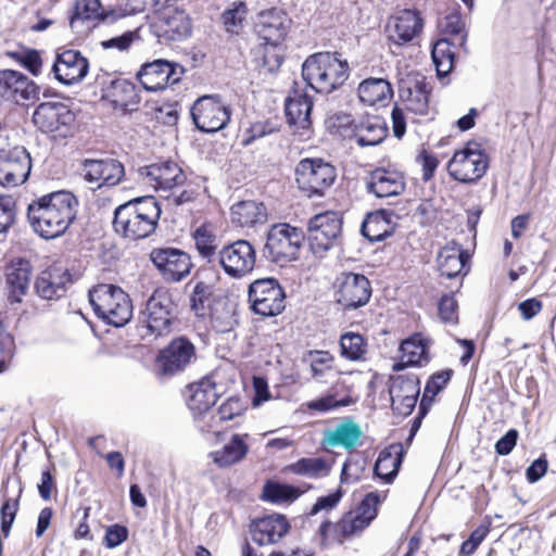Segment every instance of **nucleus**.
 <instances>
[{"label":"nucleus","mask_w":556,"mask_h":556,"mask_svg":"<svg viewBox=\"0 0 556 556\" xmlns=\"http://www.w3.org/2000/svg\"><path fill=\"white\" fill-rule=\"evenodd\" d=\"M337 301L345 308L365 305L371 296L369 280L361 274H343L337 291Z\"/></svg>","instance_id":"23"},{"label":"nucleus","mask_w":556,"mask_h":556,"mask_svg":"<svg viewBox=\"0 0 556 556\" xmlns=\"http://www.w3.org/2000/svg\"><path fill=\"white\" fill-rule=\"evenodd\" d=\"M488 167V155L482 144L477 141H468L447 163L451 177L464 184L478 181L484 176Z\"/></svg>","instance_id":"6"},{"label":"nucleus","mask_w":556,"mask_h":556,"mask_svg":"<svg viewBox=\"0 0 556 556\" xmlns=\"http://www.w3.org/2000/svg\"><path fill=\"white\" fill-rule=\"evenodd\" d=\"M252 311L263 317L279 315L286 307V294L275 278L254 280L249 287Z\"/></svg>","instance_id":"9"},{"label":"nucleus","mask_w":556,"mask_h":556,"mask_svg":"<svg viewBox=\"0 0 556 556\" xmlns=\"http://www.w3.org/2000/svg\"><path fill=\"white\" fill-rule=\"evenodd\" d=\"M16 203L11 195H0V233L5 232L14 223Z\"/></svg>","instance_id":"55"},{"label":"nucleus","mask_w":556,"mask_h":556,"mask_svg":"<svg viewBox=\"0 0 556 556\" xmlns=\"http://www.w3.org/2000/svg\"><path fill=\"white\" fill-rule=\"evenodd\" d=\"M379 503V495L376 493H369L362 501L355 513L358 514L367 525H369L377 516V505Z\"/></svg>","instance_id":"58"},{"label":"nucleus","mask_w":556,"mask_h":556,"mask_svg":"<svg viewBox=\"0 0 556 556\" xmlns=\"http://www.w3.org/2000/svg\"><path fill=\"white\" fill-rule=\"evenodd\" d=\"M362 434V428L355 420L344 418L333 429L324 432V443L350 451L358 444Z\"/></svg>","instance_id":"33"},{"label":"nucleus","mask_w":556,"mask_h":556,"mask_svg":"<svg viewBox=\"0 0 556 556\" xmlns=\"http://www.w3.org/2000/svg\"><path fill=\"white\" fill-rule=\"evenodd\" d=\"M249 434H233L222 448L212 451L208 457L218 468H228L241 463L250 451Z\"/></svg>","instance_id":"32"},{"label":"nucleus","mask_w":556,"mask_h":556,"mask_svg":"<svg viewBox=\"0 0 556 556\" xmlns=\"http://www.w3.org/2000/svg\"><path fill=\"white\" fill-rule=\"evenodd\" d=\"M292 472L306 476L309 478H318L328 473V466L323 458H301L290 466Z\"/></svg>","instance_id":"50"},{"label":"nucleus","mask_w":556,"mask_h":556,"mask_svg":"<svg viewBox=\"0 0 556 556\" xmlns=\"http://www.w3.org/2000/svg\"><path fill=\"white\" fill-rule=\"evenodd\" d=\"M191 116L201 131L215 132L227 125L230 112L218 96H203L193 104Z\"/></svg>","instance_id":"13"},{"label":"nucleus","mask_w":556,"mask_h":556,"mask_svg":"<svg viewBox=\"0 0 556 556\" xmlns=\"http://www.w3.org/2000/svg\"><path fill=\"white\" fill-rule=\"evenodd\" d=\"M431 54L438 75H447L452 70L454 63V53L451 50V43L448 42V40H438L432 48Z\"/></svg>","instance_id":"47"},{"label":"nucleus","mask_w":556,"mask_h":556,"mask_svg":"<svg viewBox=\"0 0 556 556\" xmlns=\"http://www.w3.org/2000/svg\"><path fill=\"white\" fill-rule=\"evenodd\" d=\"M33 122L42 132L66 138L73 132L75 114L63 102H42L34 111Z\"/></svg>","instance_id":"11"},{"label":"nucleus","mask_w":556,"mask_h":556,"mask_svg":"<svg viewBox=\"0 0 556 556\" xmlns=\"http://www.w3.org/2000/svg\"><path fill=\"white\" fill-rule=\"evenodd\" d=\"M189 396L187 400L188 407L197 415L195 420L198 427L203 432H211L214 430V425L210 424V420H215L216 416L211 407L217 400V392L215 390V383L210 379L205 378L198 383H193L189 387Z\"/></svg>","instance_id":"14"},{"label":"nucleus","mask_w":556,"mask_h":556,"mask_svg":"<svg viewBox=\"0 0 556 556\" xmlns=\"http://www.w3.org/2000/svg\"><path fill=\"white\" fill-rule=\"evenodd\" d=\"M89 68V63L79 51L65 50L56 55L52 71L55 79L70 86L81 81Z\"/></svg>","instance_id":"24"},{"label":"nucleus","mask_w":556,"mask_h":556,"mask_svg":"<svg viewBox=\"0 0 556 556\" xmlns=\"http://www.w3.org/2000/svg\"><path fill=\"white\" fill-rule=\"evenodd\" d=\"M448 380V371H443L432 376L425 387L421 404L426 399H433L446 386Z\"/></svg>","instance_id":"61"},{"label":"nucleus","mask_w":556,"mask_h":556,"mask_svg":"<svg viewBox=\"0 0 556 556\" xmlns=\"http://www.w3.org/2000/svg\"><path fill=\"white\" fill-rule=\"evenodd\" d=\"M341 355L350 361H361L367 352V343L363 336L346 332L340 339Z\"/></svg>","instance_id":"45"},{"label":"nucleus","mask_w":556,"mask_h":556,"mask_svg":"<svg viewBox=\"0 0 556 556\" xmlns=\"http://www.w3.org/2000/svg\"><path fill=\"white\" fill-rule=\"evenodd\" d=\"M89 301L97 316L115 327L126 325L132 316L128 294L114 285L96 286L89 291Z\"/></svg>","instance_id":"4"},{"label":"nucleus","mask_w":556,"mask_h":556,"mask_svg":"<svg viewBox=\"0 0 556 556\" xmlns=\"http://www.w3.org/2000/svg\"><path fill=\"white\" fill-rule=\"evenodd\" d=\"M0 92L16 103L36 99L38 88L28 77L16 71L0 73Z\"/></svg>","instance_id":"30"},{"label":"nucleus","mask_w":556,"mask_h":556,"mask_svg":"<svg viewBox=\"0 0 556 556\" xmlns=\"http://www.w3.org/2000/svg\"><path fill=\"white\" fill-rule=\"evenodd\" d=\"M267 218L266 207L255 201H241L231 206V220L240 227H250L264 223Z\"/></svg>","instance_id":"40"},{"label":"nucleus","mask_w":556,"mask_h":556,"mask_svg":"<svg viewBox=\"0 0 556 556\" xmlns=\"http://www.w3.org/2000/svg\"><path fill=\"white\" fill-rule=\"evenodd\" d=\"M369 525L355 511H351L334 526L336 531L342 538H349L361 533Z\"/></svg>","instance_id":"54"},{"label":"nucleus","mask_w":556,"mask_h":556,"mask_svg":"<svg viewBox=\"0 0 556 556\" xmlns=\"http://www.w3.org/2000/svg\"><path fill=\"white\" fill-rule=\"evenodd\" d=\"M401 463L399 447L390 446L380 452L374 468L375 475L389 483L396 477Z\"/></svg>","instance_id":"43"},{"label":"nucleus","mask_w":556,"mask_h":556,"mask_svg":"<svg viewBox=\"0 0 556 556\" xmlns=\"http://www.w3.org/2000/svg\"><path fill=\"white\" fill-rule=\"evenodd\" d=\"M193 240L199 255L216 266L220 241L211 225H202L193 232Z\"/></svg>","instance_id":"39"},{"label":"nucleus","mask_w":556,"mask_h":556,"mask_svg":"<svg viewBox=\"0 0 556 556\" xmlns=\"http://www.w3.org/2000/svg\"><path fill=\"white\" fill-rule=\"evenodd\" d=\"M442 26L445 33L456 36L455 40L459 46L465 45L467 34L464 31L465 24L459 14L447 15Z\"/></svg>","instance_id":"56"},{"label":"nucleus","mask_w":556,"mask_h":556,"mask_svg":"<svg viewBox=\"0 0 556 556\" xmlns=\"http://www.w3.org/2000/svg\"><path fill=\"white\" fill-rule=\"evenodd\" d=\"M108 97L115 105L127 108L137 101L135 85L124 79L113 80Z\"/></svg>","instance_id":"49"},{"label":"nucleus","mask_w":556,"mask_h":556,"mask_svg":"<svg viewBox=\"0 0 556 556\" xmlns=\"http://www.w3.org/2000/svg\"><path fill=\"white\" fill-rule=\"evenodd\" d=\"M128 538V530L124 526L113 525L105 531L104 545L108 548H115Z\"/></svg>","instance_id":"63"},{"label":"nucleus","mask_w":556,"mask_h":556,"mask_svg":"<svg viewBox=\"0 0 556 556\" xmlns=\"http://www.w3.org/2000/svg\"><path fill=\"white\" fill-rule=\"evenodd\" d=\"M282 63V54L279 46L266 45L263 50V66L267 72L273 73L279 68Z\"/></svg>","instance_id":"62"},{"label":"nucleus","mask_w":556,"mask_h":556,"mask_svg":"<svg viewBox=\"0 0 556 556\" xmlns=\"http://www.w3.org/2000/svg\"><path fill=\"white\" fill-rule=\"evenodd\" d=\"M31 159L24 147L0 149V185L12 188L24 184L30 174Z\"/></svg>","instance_id":"15"},{"label":"nucleus","mask_w":556,"mask_h":556,"mask_svg":"<svg viewBox=\"0 0 556 556\" xmlns=\"http://www.w3.org/2000/svg\"><path fill=\"white\" fill-rule=\"evenodd\" d=\"M101 3L99 0H78L70 18L73 29H78L80 24L96 20L101 15Z\"/></svg>","instance_id":"46"},{"label":"nucleus","mask_w":556,"mask_h":556,"mask_svg":"<svg viewBox=\"0 0 556 556\" xmlns=\"http://www.w3.org/2000/svg\"><path fill=\"white\" fill-rule=\"evenodd\" d=\"M161 207L153 197L130 200L114 211L113 227L116 233L130 240H140L155 231Z\"/></svg>","instance_id":"2"},{"label":"nucleus","mask_w":556,"mask_h":556,"mask_svg":"<svg viewBox=\"0 0 556 556\" xmlns=\"http://www.w3.org/2000/svg\"><path fill=\"white\" fill-rule=\"evenodd\" d=\"M331 121H332L331 126L337 129L338 134L341 137L352 140L353 132H354V125H356V124L354 123V119L352 118V116L350 114H345V113L336 114L331 118Z\"/></svg>","instance_id":"60"},{"label":"nucleus","mask_w":556,"mask_h":556,"mask_svg":"<svg viewBox=\"0 0 556 556\" xmlns=\"http://www.w3.org/2000/svg\"><path fill=\"white\" fill-rule=\"evenodd\" d=\"M195 357L193 344L185 338L173 340L156 357L160 374L173 376L182 370Z\"/></svg>","instance_id":"20"},{"label":"nucleus","mask_w":556,"mask_h":556,"mask_svg":"<svg viewBox=\"0 0 556 556\" xmlns=\"http://www.w3.org/2000/svg\"><path fill=\"white\" fill-rule=\"evenodd\" d=\"M388 128L384 122L377 117H367L354 125V132L352 140H355L357 146L375 147L380 144L387 137Z\"/></svg>","instance_id":"36"},{"label":"nucleus","mask_w":556,"mask_h":556,"mask_svg":"<svg viewBox=\"0 0 556 556\" xmlns=\"http://www.w3.org/2000/svg\"><path fill=\"white\" fill-rule=\"evenodd\" d=\"M184 70L166 60H155L141 66L137 77L148 91H157L180 80Z\"/></svg>","instance_id":"18"},{"label":"nucleus","mask_w":556,"mask_h":556,"mask_svg":"<svg viewBox=\"0 0 556 556\" xmlns=\"http://www.w3.org/2000/svg\"><path fill=\"white\" fill-rule=\"evenodd\" d=\"M78 200L70 191L43 194L29 203L27 217L34 231L43 239L66 232L77 215Z\"/></svg>","instance_id":"1"},{"label":"nucleus","mask_w":556,"mask_h":556,"mask_svg":"<svg viewBox=\"0 0 556 556\" xmlns=\"http://www.w3.org/2000/svg\"><path fill=\"white\" fill-rule=\"evenodd\" d=\"M212 294L213 285L202 280L194 283L190 295V307L197 316L203 317L208 313Z\"/></svg>","instance_id":"44"},{"label":"nucleus","mask_w":556,"mask_h":556,"mask_svg":"<svg viewBox=\"0 0 556 556\" xmlns=\"http://www.w3.org/2000/svg\"><path fill=\"white\" fill-rule=\"evenodd\" d=\"M20 63L27 68L33 75H39L42 66L41 56L36 50H27L20 54Z\"/></svg>","instance_id":"64"},{"label":"nucleus","mask_w":556,"mask_h":556,"mask_svg":"<svg viewBox=\"0 0 556 556\" xmlns=\"http://www.w3.org/2000/svg\"><path fill=\"white\" fill-rule=\"evenodd\" d=\"M418 394V381L413 378H399L390 388L392 406L402 415H409L413 412Z\"/></svg>","instance_id":"34"},{"label":"nucleus","mask_w":556,"mask_h":556,"mask_svg":"<svg viewBox=\"0 0 556 556\" xmlns=\"http://www.w3.org/2000/svg\"><path fill=\"white\" fill-rule=\"evenodd\" d=\"M150 258L168 281H180L190 273L192 266L189 255L174 248L153 249Z\"/></svg>","instance_id":"21"},{"label":"nucleus","mask_w":556,"mask_h":556,"mask_svg":"<svg viewBox=\"0 0 556 556\" xmlns=\"http://www.w3.org/2000/svg\"><path fill=\"white\" fill-rule=\"evenodd\" d=\"M301 492L298 488L288 484L269 482L265 484L263 497L275 504L289 503L296 500Z\"/></svg>","instance_id":"48"},{"label":"nucleus","mask_w":556,"mask_h":556,"mask_svg":"<svg viewBox=\"0 0 556 556\" xmlns=\"http://www.w3.org/2000/svg\"><path fill=\"white\" fill-rule=\"evenodd\" d=\"M31 265L24 258L11 261L7 266V296L11 304L21 303L30 285Z\"/></svg>","instance_id":"28"},{"label":"nucleus","mask_w":556,"mask_h":556,"mask_svg":"<svg viewBox=\"0 0 556 556\" xmlns=\"http://www.w3.org/2000/svg\"><path fill=\"white\" fill-rule=\"evenodd\" d=\"M247 15V7L243 2L233 3L232 8L226 10L222 20L226 30L230 34H239L243 27V22Z\"/></svg>","instance_id":"53"},{"label":"nucleus","mask_w":556,"mask_h":556,"mask_svg":"<svg viewBox=\"0 0 556 556\" xmlns=\"http://www.w3.org/2000/svg\"><path fill=\"white\" fill-rule=\"evenodd\" d=\"M431 87L419 73H408L400 79V98L404 109L415 115H427Z\"/></svg>","instance_id":"17"},{"label":"nucleus","mask_w":556,"mask_h":556,"mask_svg":"<svg viewBox=\"0 0 556 556\" xmlns=\"http://www.w3.org/2000/svg\"><path fill=\"white\" fill-rule=\"evenodd\" d=\"M342 229L340 213L327 211L308 220V242L315 254L328 251L339 238Z\"/></svg>","instance_id":"12"},{"label":"nucleus","mask_w":556,"mask_h":556,"mask_svg":"<svg viewBox=\"0 0 556 556\" xmlns=\"http://www.w3.org/2000/svg\"><path fill=\"white\" fill-rule=\"evenodd\" d=\"M303 231L289 224L273 225L266 236L263 249L264 256L273 263L283 265L298 258Z\"/></svg>","instance_id":"5"},{"label":"nucleus","mask_w":556,"mask_h":556,"mask_svg":"<svg viewBox=\"0 0 556 556\" xmlns=\"http://www.w3.org/2000/svg\"><path fill=\"white\" fill-rule=\"evenodd\" d=\"M255 31L266 45L279 46L290 28V18L278 9H268L257 14Z\"/></svg>","instance_id":"22"},{"label":"nucleus","mask_w":556,"mask_h":556,"mask_svg":"<svg viewBox=\"0 0 556 556\" xmlns=\"http://www.w3.org/2000/svg\"><path fill=\"white\" fill-rule=\"evenodd\" d=\"M138 179L154 190L166 192L181 187L186 181V175L177 163L164 161L140 167Z\"/></svg>","instance_id":"16"},{"label":"nucleus","mask_w":556,"mask_h":556,"mask_svg":"<svg viewBox=\"0 0 556 556\" xmlns=\"http://www.w3.org/2000/svg\"><path fill=\"white\" fill-rule=\"evenodd\" d=\"M141 321L146 324V334L159 337L167 333L170 325L169 300L160 293L152 294L141 313Z\"/></svg>","instance_id":"25"},{"label":"nucleus","mask_w":556,"mask_h":556,"mask_svg":"<svg viewBox=\"0 0 556 556\" xmlns=\"http://www.w3.org/2000/svg\"><path fill=\"white\" fill-rule=\"evenodd\" d=\"M71 274L62 265H52L42 270L35 281L37 294L45 300H56L65 294Z\"/></svg>","instance_id":"27"},{"label":"nucleus","mask_w":556,"mask_h":556,"mask_svg":"<svg viewBox=\"0 0 556 556\" xmlns=\"http://www.w3.org/2000/svg\"><path fill=\"white\" fill-rule=\"evenodd\" d=\"M154 12L152 28L160 41H182L191 35V18L185 10L168 4Z\"/></svg>","instance_id":"10"},{"label":"nucleus","mask_w":556,"mask_h":556,"mask_svg":"<svg viewBox=\"0 0 556 556\" xmlns=\"http://www.w3.org/2000/svg\"><path fill=\"white\" fill-rule=\"evenodd\" d=\"M17 510H18V498H16L15 501L7 500L1 506V509H0L1 531L5 538L10 533V530L15 520Z\"/></svg>","instance_id":"57"},{"label":"nucleus","mask_w":556,"mask_h":556,"mask_svg":"<svg viewBox=\"0 0 556 556\" xmlns=\"http://www.w3.org/2000/svg\"><path fill=\"white\" fill-rule=\"evenodd\" d=\"M245 410L244 403L239 397H229L218 408L214 415L216 416L215 420H210V424L214 425V430L212 432L218 433L216 430L217 424L219 421H228L232 420L236 417L242 415Z\"/></svg>","instance_id":"52"},{"label":"nucleus","mask_w":556,"mask_h":556,"mask_svg":"<svg viewBox=\"0 0 556 556\" xmlns=\"http://www.w3.org/2000/svg\"><path fill=\"white\" fill-rule=\"evenodd\" d=\"M302 76L316 92L330 93L348 79L349 64L338 53H315L304 61Z\"/></svg>","instance_id":"3"},{"label":"nucleus","mask_w":556,"mask_h":556,"mask_svg":"<svg viewBox=\"0 0 556 556\" xmlns=\"http://www.w3.org/2000/svg\"><path fill=\"white\" fill-rule=\"evenodd\" d=\"M84 179L101 188L113 187L121 182L125 175L124 165L116 159H86L81 162Z\"/></svg>","instance_id":"19"},{"label":"nucleus","mask_w":556,"mask_h":556,"mask_svg":"<svg viewBox=\"0 0 556 556\" xmlns=\"http://www.w3.org/2000/svg\"><path fill=\"white\" fill-rule=\"evenodd\" d=\"M307 359L309 361L312 375L315 379L323 378L328 371L333 369L334 357L328 351H309Z\"/></svg>","instance_id":"51"},{"label":"nucleus","mask_w":556,"mask_h":556,"mask_svg":"<svg viewBox=\"0 0 556 556\" xmlns=\"http://www.w3.org/2000/svg\"><path fill=\"white\" fill-rule=\"evenodd\" d=\"M312 98L299 91H294L286 100V115L289 124L298 128L306 129L311 125Z\"/></svg>","instance_id":"37"},{"label":"nucleus","mask_w":556,"mask_h":556,"mask_svg":"<svg viewBox=\"0 0 556 556\" xmlns=\"http://www.w3.org/2000/svg\"><path fill=\"white\" fill-rule=\"evenodd\" d=\"M290 530L288 519L273 514L252 522L250 531L254 543L260 546L278 543Z\"/></svg>","instance_id":"26"},{"label":"nucleus","mask_w":556,"mask_h":556,"mask_svg":"<svg viewBox=\"0 0 556 556\" xmlns=\"http://www.w3.org/2000/svg\"><path fill=\"white\" fill-rule=\"evenodd\" d=\"M422 28V20L417 11L401 10L388 24L389 38L397 45L410 41Z\"/></svg>","instance_id":"31"},{"label":"nucleus","mask_w":556,"mask_h":556,"mask_svg":"<svg viewBox=\"0 0 556 556\" xmlns=\"http://www.w3.org/2000/svg\"><path fill=\"white\" fill-rule=\"evenodd\" d=\"M366 187L377 198H390L405 190V180L399 170L379 167L370 173Z\"/></svg>","instance_id":"29"},{"label":"nucleus","mask_w":556,"mask_h":556,"mask_svg":"<svg viewBox=\"0 0 556 556\" xmlns=\"http://www.w3.org/2000/svg\"><path fill=\"white\" fill-rule=\"evenodd\" d=\"M465 266L463 250L459 245L446 244L438 254V267L441 274L447 278L458 276Z\"/></svg>","instance_id":"42"},{"label":"nucleus","mask_w":556,"mask_h":556,"mask_svg":"<svg viewBox=\"0 0 556 556\" xmlns=\"http://www.w3.org/2000/svg\"><path fill=\"white\" fill-rule=\"evenodd\" d=\"M392 94L391 84L383 78H368L358 86V97L368 105L383 103L391 99Z\"/></svg>","instance_id":"41"},{"label":"nucleus","mask_w":556,"mask_h":556,"mask_svg":"<svg viewBox=\"0 0 556 556\" xmlns=\"http://www.w3.org/2000/svg\"><path fill=\"white\" fill-rule=\"evenodd\" d=\"M336 177V168L321 159H303L295 167L296 184L309 198L324 195Z\"/></svg>","instance_id":"7"},{"label":"nucleus","mask_w":556,"mask_h":556,"mask_svg":"<svg viewBox=\"0 0 556 556\" xmlns=\"http://www.w3.org/2000/svg\"><path fill=\"white\" fill-rule=\"evenodd\" d=\"M439 315L445 323H457V302L451 294L443 295L439 302Z\"/></svg>","instance_id":"59"},{"label":"nucleus","mask_w":556,"mask_h":556,"mask_svg":"<svg viewBox=\"0 0 556 556\" xmlns=\"http://www.w3.org/2000/svg\"><path fill=\"white\" fill-rule=\"evenodd\" d=\"M395 214L387 210L369 213L362 224V233L369 241H380L391 236Z\"/></svg>","instance_id":"35"},{"label":"nucleus","mask_w":556,"mask_h":556,"mask_svg":"<svg viewBox=\"0 0 556 556\" xmlns=\"http://www.w3.org/2000/svg\"><path fill=\"white\" fill-rule=\"evenodd\" d=\"M256 263L254 247L244 239L223 245L218 251L216 266L230 278L241 279L251 274Z\"/></svg>","instance_id":"8"},{"label":"nucleus","mask_w":556,"mask_h":556,"mask_svg":"<svg viewBox=\"0 0 556 556\" xmlns=\"http://www.w3.org/2000/svg\"><path fill=\"white\" fill-rule=\"evenodd\" d=\"M401 362L394 366L400 370L407 366H422L428 363V349L420 334H415L401 343Z\"/></svg>","instance_id":"38"}]
</instances>
